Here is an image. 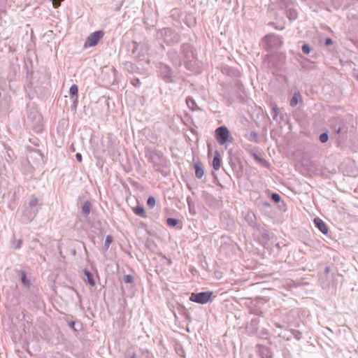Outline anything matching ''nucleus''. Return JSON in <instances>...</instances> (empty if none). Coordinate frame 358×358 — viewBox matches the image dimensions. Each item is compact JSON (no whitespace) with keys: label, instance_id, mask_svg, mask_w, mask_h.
Segmentation results:
<instances>
[{"label":"nucleus","instance_id":"f257e3e1","mask_svg":"<svg viewBox=\"0 0 358 358\" xmlns=\"http://www.w3.org/2000/svg\"><path fill=\"white\" fill-rule=\"evenodd\" d=\"M180 54L185 68L188 71H193L196 58V52L194 46L189 43H182L180 46Z\"/></svg>","mask_w":358,"mask_h":358},{"label":"nucleus","instance_id":"f03ea898","mask_svg":"<svg viewBox=\"0 0 358 358\" xmlns=\"http://www.w3.org/2000/svg\"><path fill=\"white\" fill-rule=\"evenodd\" d=\"M158 76L167 84L176 83V76L168 64L159 62L157 66Z\"/></svg>","mask_w":358,"mask_h":358},{"label":"nucleus","instance_id":"7ed1b4c3","mask_svg":"<svg viewBox=\"0 0 358 358\" xmlns=\"http://www.w3.org/2000/svg\"><path fill=\"white\" fill-rule=\"evenodd\" d=\"M160 33L164 42L167 45L173 46L180 41V35L169 27L164 28L161 30Z\"/></svg>","mask_w":358,"mask_h":358},{"label":"nucleus","instance_id":"20e7f679","mask_svg":"<svg viewBox=\"0 0 358 358\" xmlns=\"http://www.w3.org/2000/svg\"><path fill=\"white\" fill-rule=\"evenodd\" d=\"M215 137L220 145H224L227 142H231L233 139L229 129L226 126L217 127L215 131Z\"/></svg>","mask_w":358,"mask_h":358},{"label":"nucleus","instance_id":"39448f33","mask_svg":"<svg viewBox=\"0 0 358 358\" xmlns=\"http://www.w3.org/2000/svg\"><path fill=\"white\" fill-rule=\"evenodd\" d=\"M213 294V292L210 291L192 293L189 299L196 303L206 304L212 301Z\"/></svg>","mask_w":358,"mask_h":358},{"label":"nucleus","instance_id":"423d86ee","mask_svg":"<svg viewBox=\"0 0 358 358\" xmlns=\"http://www.w3.org/2000/svg\"><path fill=\"white\" fill-rule=\"evenodd\" d=\"M169 60L175 67H180L182 64V58L180 52L179 53L176 49H169L166 52Z\"/></svg>","mask_w":358,"mask_h":358},{"label":"nucleus","instance_id":"0eeeda50","mask_svg":"<svg viewBox=\"0 0 358 358\" xmlns=\"http://www.w3.org/2000/svg\"><path fill=\"white\" fill-rule=\"evenodd\" d=\"M103 35L104 32L102 30L96 31L90 34L85 43V47H94L96 45Z\"/></svg>","mask_w":358,"mask_h":358},{"label":"nucleus","instance_id":"6e6552de","mask_svg":"<svg viewBox=\"0 0 358 358\" xmlns=\"http://www.w3.org/2000/svg\"><path fill=\"white\" fill-rule=\"evenodd\" d=\"M221 71L224 75L231 78H239L241 76V72L238 69L233 67L227 66H224Z\"/></svg>","mask_w":358,"mask_h":358},{"label":"nucleus","instance_id":"1a4fd4ad","mask_svg":"<svg viewBox=\"0 0 358 358\" xmlns=\"http://www.w3.org/2000/svg\"><path fill=\"white\" fill-rule=\"evenodd\" d=\"M148 161L155 166H159L162 163V156L156 152H150L148 155Z\"/></svg>","mask_w":358,"mask_h":358},{"label":"nucleus","instance_id":"9d476101","mask_svg":"<svg viewBox=\"0 0 358 358\" xmlns=\"http://www.w3.org/2000/svg\"><path fill=\"white\" fill-rule=\"evenodd\" d=\"M29 162H30V160H32L33 162L39 163L41 161H43V155L42 154L37 150H31L28 157Z\"/></svg>","mask_w":358,"mask_h":358},{"label":"nucleus","instance_id":"9b49d317","mask_svg":"<svg viewBox=\"0 0 358 358\" xmlns=\"http://www.w3.org/2000/svg\"><path fill=\"white\" fill-rule=\"evenodd\" d=\"M194 169L195 171V176L198 179H201L204 175V169L202 163L200 161H197L194 164Z\"/></svg>","mask_w":358,"mask_h":358},{"label":"nucleus","instance_id":"f8f14e48","mask_svg":"<svg viewBox=\"0 0 358 358\" xmlns=\"http://www.w3.org/2000/svg\"><path fill=\"white\" fill-rule=\"evenodd\" d=\"M314 224L318 228V229L324 234H327L328 233V227H327L326 224L322 219L319 217L315 218Z\"/></svg>","mask_w":358,"mask_h":358},{"label":"nucleus","instance_id":"ddd939ff","mask_svg":"<svg viewBox=\"0 0 358 358\" xmlns=\"http://www.w3.org/2000/svg\"><path fill=\"white\" fill-rule=\"evenodd\" d=\"M20 305V299L15 297L14 295L8 296L7 298V302L6 307L7 308H14Z\"/></svg>","mask_w":358,"mask_h":358},{"label":"nucleus","instance_id":"4468645a","mask_svg":"<svg viewBox=\"0 0 358 358\" xmlns=\"http://www.w3.org/2000/svg\"><path fill=\"white\" fill-rule=\"evenodd\" d=\"M257 348L261 358H268V348L266 345L257 344Z\"/></svg>","mask_w":358,"mask_h":358},{"label":"nucleus","instance_id":"2eb2a0df","mask_svg":"<svg viewBox=\"0 0 358 358\" xmlns=\"http://www.w3.org/2000/svg\"><path fill=\"white\" fill-rule=\"evenodd\" d=\"M221 156L217 150L215 152V155L213 159L212 166L215 170H218L220 168Z\"/></svg>","mask_w":358,"mask_h":358},{"label":"nucleus","instance_id":"dca6fc26","mask_svg":"<svg viewBox=\"0 0 358 358\" xmlns=\"http://www.w3.org/2000/svg\"><path fill=\"white\" fill-rule=\"evenodd\" d=\"M91 211V203L90 201H85L82 206L81 213L82 215L87 218Z\"/></svg>","mask_w":358,"mask_h":358},{"label":"nucleus","instance_id":"f3484780","mask_svg":"<svg viewBox=\"0 0 358 358\" xmlns=\"http://www.w3.org/2000/svg\"><path fill=\"white\" fill-rule=\"evenodd\" d=\"M83 274L86 278L85 281L90 285L94 287L96 285L95 280L93 277V274L88 270L84 269Z\"/></svg>","mask_w":358,"mask_h":358},{"label":"nucleus","instance_id":"a211bd4d","mask_svg":"<svg viewBox=\"0 0 358 358\" xmlns=\"http://www.w3.org/2000/svg\"><path fill=\"white\" fill-rule=\"evenodd\" d=\"M129 50H131V56L133 57H138V55L136 53V50L138 48V44L135 41H131L127 45Z\"/></svg>","mask_w":358,"mask_h":358},{"label":"nucleus","instance_id":"6ab92c4d","mask_svg":"<svg viewBox=\"0 0 358 358\" xmlns=\"http://www.w3.org/2000/svg\"><path fill=\"white\" fill-rule=\"evenodd\" d=\"M133 210L136 215H139L141 217H146L145 209H144L143 206H140V205L136 206V207H134L133 208Z\"/></svg>","mask_w":358,"mask_h":358},{"label":"nucleus","instance_id":"aec40b11","mask_svg":"<svg viewBox=\"0 0 358 358\" xmlns=\"http://www.w3.org/2000/svg\"><path fill=\"white\" fill-rule=\"evenodd\" d=\"M38 204V199L37 198H33L29 202V207L31 209V213L35 215L37 213V210H34V208H36Z\"/></svg>","mask_w":358,"mask_h":358},{"label":"nucleus","instance_id":"412c9836","mask_svg":"<svg viewBox=\"0 0 358 358\" xmlns=\"http://www.w3.org/2000/svg\"><path fill=\"white\" fill-rule=\"evenodd\" d=\"M20 275L21 282L23 284L24 287H29L31 283L29 280H28V278H27L26 272L24 271H21Z\"/></svg>","mask_w":358,"mask_h":358},{"label":"nucleus","instance_id":"4be33fe9","mask_svg":"<svg viewBox=\"0 0 358 358\" xmlns=\"http://www.w3.org/2000/svg\"><path fill=\"white\" fill-rule=\"evenodd\" d=\"M78 87L77 85H72L69 89V94L71 98L78 97Z\"/></svg>","mask_w":358,"mask_h":358},{"label":"nucleus","instance_id":"5701e85b","mask_svg":"<svg viewBox=\"0 0 358 358\" xmlns=\"http://www.w3.org/2000/svg\"><path fill=\"white\" fill-rule=\"evenodd\" d=\"M166 224L170 227H176L180 222L179 220L173 217H169L166 219Z\"/></svg>","mask_w":358,"mask_h":358},{"label":"nucleus","instance_id":"b1692460","mask_svg":"<svg viewBox=\"0 0 358 358\" xmlns=\"http://www.w3.org/2000/svg\"><path fill=\"white\" fill-rule=\"evenodd\" d=\"M301 101V96L299 93H295L290 101V104L295 106L299 102Z\"/></svg>","mask_w":358,"mask_h":358},{"label":"nucleus","instance_id":"393cba45","mask_svg":"<svg viewBox=\"0 0 358 358\" xmlns=\"http://www.w3.org/2000/svg\"><path fill=\"white\" fill-rule=\"evenodd\" d=\"M124 69L130 73H133L135 71L136 66L130 62H126L124 64Z\"/></svg>","mask_w":358,"mask_h":358},{"label":"nucleus","instance_id":"a878e982","mask_svg":"<svg viewBox=\"0 0 358 358\" xmlns=\"http://www.w3.org/2000/svg\"><path fill=\"white\" fill-rule=\"evenodd\" d=\"M186 103L188 106V107L192 109V110H194L195 109V107H196V103L195 102V101L194 100V99L191 96H187V99H186Z\"/></svg>","mask_w":358,"mask_h":358},{"label":"nucleus","instance_id":"bb28decb","mask_svg":"<svg viewBox=\"0 0 358 358\" xmlns=\"http://www.w3.org/2000/svg\"><path fill=\"white\" fill-rule=\"evenodd\" d=\"M113 238L112 236H110V235L106 236V240L104 242V245H103V250L105 251H107L108 250L109 245L113 242Z\"/></svg>","mask_w":358,"mask_h":358},{"label":"nucleus","instance_id":"cd10ccee","mask_svg":"<svg viewBox=\"0 0 358 358\" xmlns=\"http://www.w3.org/2000/svg\"><path fill=\"white\" fill-rule=\"evenodd\" d=\"M156 204V199L154 196H150L147 199V205L150 208H154Z\"/></svg>","mask_w":358,"mask_h":358},{"label":"nucleus","instance_id":"c85d7f7f","mask_svg":"<svg viewBox=\"0 0 358 358\" xmlns=\"http://www.w3.org/2000/svg\"><path fill=\"white\" fill-rule=\"evenodd\" d=\"M123 281L127 284H133L134 283V278L131 275H125L123 278Z\"/></svg>","mask_w":358,"mask_h":358},{"label":"nucleus","instance_id":"c756f323","mask_svg":"<svg viewBox=\"0 0 358 358\" xmlns=\"http://www.w3.org/2000/svg\"><path fill=\"white\" fill-rule=\"evenodd\" d=\"M22 243V242L21 239L14 240L12 242V247L16 250L20 249L21 248Z\"/></svg>","mask_w":358,"mask_h":358},{"label":"nucleus","instance_id":"7c9ffc66","mask_svg":"<svg viewBox=\"0 0 358 358\" xmlns=\"http://www.w3.org/2000/svg\"><path fill=\"white\" fill-rule=\"evenodd\" d=\"M262 45L265 50L268 49V34L264 36L262 39Z\"/></svg>","mask_w":358,"mask_h":358},{"label":"nucleus","instance_id":"2f4dec72","mask_svg":"<svg viewBox=\"0 0 358 358\" xmlns=\"http://www.w3.org/2000/svg\"><path fill=\"white\" fill-rule=\"evenodd\" d=\"M13 151L10 149L7 150L6 155L5 156V159L7 162H10L13 161Z\"/></svg>","mask_w":358,"mask_h":358},{"label":"nucleus","instance_id":"473e14b6","mask_svg":"<svg viewBox=\"0 0 358 358\" xmlns=\"http://www.w3.org/2000/svg\"><path fill=\"white\" fill-rule=\"evenodd\" d=\"M71 99L72 100L71 110H76L78 103V97L71 98Z\"/></svg>","mask_w":358,"mask_h":358},{"label":"nucleus","instance_id":"72a5a7b5","mask_svg":"<svg viewBox=\"0 0 358 358\" xmlns=\"http://www.w3.org/2000/svg\"><path fill=\"white\" fill-rule=\"evenodd\" d=\"M131 83L136 87H140L141 85L140 80L137 78L131 79Z\"/></svg>","mask_w":358,"mask_h":358},{"label":"nucleus","instance_id":"f704fd0d","mask_svg":"<svg viewBox=\"0 0 358 358\" xmlns=\"http://www.w3.org/2000/svg\"><path fill=\"white\" fill-rule=\"evenodd\" d=\"M271 199L275 203H278L280 201V196L279 194L276 193H273L271 194Z\"/></svg>","mask_w":358,"mask_h":358},{"label":"nucleus","instance_id":"c9c22d12","mask_svg":"<svg viewBox=\"0 0 358 358\" xmlns=\"http://www.w3.org/2000/svg\"><path fill=\"white\" fill-rule=\"evenodd\" d=\"M328 138H329V136H328L327 134H326V133L322 134L320 136V141L322 143H326L328 141Z\"/></svg>","mask_w":358,"mask_h":358},{"label":"nucleus","instance_id":"e433bc0d","mask_svg":"<svg viewBox=\"0 0 358 358\" xmlns=\"http://www.w3.org/2000/svg\"><path fill=\"white\" fill-rule=\"evenodd\" d=\"M302 51L304 54H308L310 51V48L308 45H303L302 46Z\"/></svg>","mask_w":358,"mask_h":358},{"label":"nucleus","instance_id":"4c0bfd02","mask_svg":"<svg viewBox=\"0 0 358 358\" xmlns=\"http://www.w3.org/2000/svg\"><path fill=\"white\" fill-rule=\"evenodd\" d=\"M31 244H32V246H33V248L35 249L37 248V244H39L40 245H41V243H39V241L38 239L37 238H34L32 241H31Z\"/></svg>","mask_w":358,"mask_h":358},{"label":"nucleus","instance_id":"58836bf2","mask_svg":"<svg viewBox=\"0 0 358 358\" xmlns=\"http://www.w3.org/2000/svg\"><path fill=\"white\" fill-rule=\"evenodd\" d=\"M76 159L78 162H81L83 159L82 155L79 152L76 153Z\"/></svg>","mask_w":358,"mask_h":358},{"label":"nucleus","instance_id":"ea45409f","mask_svg":"<svg viewBox=\"0 0 358 358\" xmlns=\"http://www.w3.org/2000/svg\"><path fill=\"white\" fill-rule=\"evenodd\" d=\"M325 44L327 45H331L332 44V40L331 38H327L326 41H325Z\"/></svg>","mask_w":358,"mask_h":358},{"label":"nucleus","instance_id":"a19ab883","mask_svg":"<svg viewBox=\"0 0 358 358\" xmlns=\"http://www.w3.org/2000/svg\"><path fill=\"white\" fill-rule=\"evenodd\" d=\"M257 137V134L255 132L250 133V139H252V138H253L254 139H256Z\"/></svg>","mask_w":358,"mask_h":358},{"label":"nucleus","instance_id":"79ce46f5","mask_svg":"<svg viewBox=\"0 0 358 358\" xmlns=\"http://www.w3.org/2000/svg\"><path fill=\"white\" fill-rule=\"evenodd\" d=\"M253 217H255V215H254V214H252V213H248V214L247 215V217H248V219L252 220Z\"/></svg>","mask_w":358,"mask_h":358},{"label":"nucleus","instance_id":"37998d69","mask_svg":"<svg viewBox=\"0 0 358 358\" xmlns=\"http://www.w3.org/2000/svg\"><path fill=\"white\" fill-rule=\"evenodd\" d=\"M74 325H75V322H73V321H71V322H69V327H70L71 328L74 329Z\"/></svg>","mask_w":358,"mask_h":358},{"label":"nucleus","instance_id":"c03bdc74","mask_svg":"<svg viewBox=\"0 0 358 358\" xmlns=\"http://www.w3.org/2000/svg\"><path fill=\"white\" fill-rule=\"evenodd\" d=\"M71 254H72L73 255H74V256H75V255H76V249H73V250H71Z\"/></svg>","mask_w":358,"mask_h":358},{"label":"nucleus","instance_id":"a18cd8bd","mask_svg":"<svg viewBox=\"0 0 358 358\" xmlns=\"http://www.w3.org/2000/svg\"><path fill=\"white\" fill-rule=\"evenodd\" d=\"M83 248H84V250H85V252L86 255H88L87 250V248H86V247H85V244H84V243H83Z\"/></svg>","mask_w":358,"mask_h":358},{"label":"nucleus","instance_id":"49530a36","mask_svg":"<svg viewBox=\"0 0 358 358\" xmlns=\"http://www.w3.org/2000/svg\"><path fill=\"white\" fill-rule=\"evenodd\" d=\"M130 358H137V355H136V354L134 352V353L131 355V357H130Z\"/></svg>","mask_w":358,"mask_h":358},{"label":"nucleus","instance_id":"de8ad7c7","mask_svg":"<svg viewBox=\"0 0 358 358\" xmlns=\"http://www.w3.org/2000/svg\"><path fill=\"white\" fill-rule=\"evenodd\" d=\"M255 158L257 160L262 162V159H261L259 157H257V155H255Z\"/></svg>","mask_w":358,"mask_h":358},{"label":"nucleus","instance_id":"09e8293b","mask_svg":"<svg viewBox=\"0 0 358 358\" xmlns=\"http://www.w3.org/2000/svg\"><path fill=\"white\" fill-rule=\"evenodd\" d=\"M112 71L115 73H116V70L114 67L112 68Z\"/></svg>","mask_w":358,"mask_h":358},{"label":"nucleus","instance_id":"8fccbe9b","mask_svg":"<svg viewBox=\"0 0 358 358\" xmlns=\"http://www.w3.org/2000/svg\"><path fill=\"white\" fill-rule=\"evenodd\" d=\"M121 6H122V3L120 6H117V10H120Z\"/></svg>","mask_w":358,"mask_h":358},{"label":"nucleus","instance_id":"3c124183","mask_svg":"<svg viewBox=\"0 0 358 358\" xmlns=\"http://www.w3.org/2000/svg\"><path fill=\"white\" fill-rule=\"evenodd\" d=\"M146 353L148 354L147 358H148V356L150 355V353H149L148 351H147Z\"/></svg>","mask_w":358,"mask_h":358},{"label":"nucleus","instance_id":"603ef678","mask_svg":"<svg viewBox=\"0 0 358 358\" xmlns=\"http://www.w3.org/2000/svg\"><path fill=\"white\" fill-rule=\"evenodd\" d=\"M236 85L239 87V85H241L240 81H238Z\"/></svg>","mask_w":358,"mask_h":358},{"label":"nucleus","instance_id":"864d4df0","mask_svg":"<svg viewBox=\"0 0 358 358\" xmlns=\"http://www.w3.org/2000/svg\"><path fill=\"white\" fill-rule=\"evenodd\" d=\"M264 204H265L266 206H268V203H267V202H265V203H264Z\"/></svg>","mask_w":358,"mask_h":358}]
</instances>
